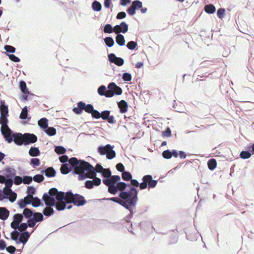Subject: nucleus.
Returning a JSON list of instances; mask_svg holds the SVG:
<instances>
[{"instance_id":"1","label":"nucleus","mask_w":254,"mask_h":254,"mask_svg":"<svg viewBox=\"0 0 254 254\" xmlns=\"http://www.w3.org/2000/svg\"><path fill=\"white\" fill-rule=\"evenodd\" d=\"M69 162L74 169L76 174L79 175L80 180H83L86 178L96 177L97 173H102L104 169L101 164H97L94 167L89 163L82 160H78L75 157L70 158Z\"/></svg>"},{"instance_id":"2","label":"nucleus","mask_w":254,"mask_h":254,"mask_svg":"<svg viewBox=\"0 0 254 254\" xmlns=\"http://www.w3.org/2000/svg\"><path fill=\"white\" fill-rule=\"evenodd\" d=\"M64 198L65 193L63 191H59L55 188L50 189L48 194L45 193L42 197L46 206L56 205V209L59 211L64 210L66 207Z\"/></svg>"},{"instance_id":"3","label":"nucleus","mask_w":254,"mask_h":254,"mask_svg":"<svg viewBox=\"0 0 254 254\" xmlns=\"http://www.w3.org/2000/svg\"><path fill=\"white\" fill-rule=\"evenodd\" d=\"M138 191L134 188L131 187L129 190L121 191L119 196L121 198V205L128 210L131 214L132 210L135 208L138 200Z\"/></svg>"},{"instance_id":"4","label":"nucleus","mask_w":254,"mask_h":254,"mask_svg":"<svg viewBox=\"0 0 254 254\" xmlns=\"http://www.w3.org/2000/svg\"><path fill=\"white\" fill-rule=\"evenodd\" d=\"M64 201L66 203H73L77 206H83L86 203L84 197L80 194H74L70 191H67L65 193Z\"/></svg>"},{"instance_id":"5","label":"nucleus","mask_w":254,"mask_h":254,"mask_svg":"<svg viewBox=\"0 0 254 254\" xmlns=\"http://www.w3.org/2000/svg\"><path fill=\"white\" fill-rule=\"evenodd\" d=\"M6 116H1L0 117V124L1 125V132L5 139L8 142L12 141V131L7 126L8 120Z\"/></svg>"},{"instance_id":"6","label":"nucleus","mask_w":254,"mask_h":254,"mask_svg":"<svg viewBox=\"0 0 254 254\" xmlns=\"http://www.w3.org/2000/svg\"><path fill=\"white\" fill-rule=\"evenodd\" d=\"M114 146L110 144H107L105 146H99L98 147L97 151L101 155H106V158L111 160L115 157L116 152L113 150Z\"/></svg>"},{"instance_id":"7","label":"nucleus","mask_w":254,"mask_h":254,"mask_svg":"<svg viewBox=\"0 0 254 254\" xmlns=\"http://www.w3.org/2000/svg\"><path fill=\"white\" fill-rule=\"evenodd\" d=\"M107 97L110 98L114 95H120L122 94L123 91L121 87L117 86L114 82H111L108 85Z\"/></svg>"},{"instance_id":"8","label":"nucleus","mask_w":254,"mask_h":254,"mask_svg":"<svg viewBox=\"0 0 254 254\" xmlns=\"http://www.w3.org/2000/svg\"><path fill=\"white\" fill-rule=\"evenodd\" d=\"M142 6V3L138 0H135L132 2L131 5L127 9V12L130 15H133L135 14V10L141 8Z\"/></svg>"},{"instance_id":"9","label":"nucleus","mask_w":254,"mask_h":254,"mask_svg":"<svg viewBox=\"0 0 254 254\" xmlns=\"http://www.w3.org/2000/svg\"><path fill=\"white\" fill-rule=\"evenodd\" d=\"M93 180H87L85 183V187L88 189H91L94 186H98L101 183V180L97 177L89 178Z\"/></svg>"},{"instance_id":"10","label":"nucleus","mask_w":254,"mask_h":254,"mask_svg":"<svg viewBox=\"0 0 254 254\" xmlns=\"http://www.w3.org/2000/svg\"><path fill=\"white\" fill-rule=\"evenodd\" d=\"M109 61L118 66H122L124 64V60L122 58L116 57L115 54L111 53L108 56Z\"/></svg>"},{"instance_id":"11","label":"nucleus","mask_w":254,"mask_h":254,"mask_svg":"<svg viewBox=\"0 0 254 254\" xmlns=\"http://www.w3.org/2000/svg\"><path fill=\"white\" fill-rule=\"evenodd\" d=\"M142 181L144 182H146L147 184V186L149 188H155L157 184V181L152 179V176L150 175H145L142 178Z\"/></svg>"},{"instance_id":"12","label":"nucleus","mask_w":254,"mask_h":254,"mask_svg":"<svg viewBox=\"0 0 254 254\" xmlns=\"http://www.w3.org/2000/svg\"><path fill=\"white\" fill-rule=\"evenodd\" d=\"M128 25L125 22H122L120 25H116L114 26V32L125 33L128 31Z\"/></svg>"},{"instance_id":"13","label":"nucleus","mask_w":254,"mask_h":254,"mask_svg":"<svg viewBox=\"0 0 254 254\" xmlns=\"http://www.w3.org/2000/svg\"><path fill=\"white\" fill-rule=\"evenodd\" d=\"M3 193L6 196V198H8L9 200L13 202L16 199L17 194L13 191L11 189H3Z\"/></svg>"},{"instance_id":"14","label":"nucleus","mask_w":254,"mask_h":254,"mask_svg":"<svg viewBox=\"0 0 254 254\" xmlns=\"http://www.w3.org/2000/svg\"><path fill=\"white\" fill-rule=\"evenodd\" d=\"M12 141L13 140L16 144L21 145L23 144H25L24 135H22L21 133H18L12 134Z\"/></svg>"},{"instance_id":"15","label":"nucleus","mask_w":254,"mask_h":254,"mask_svg":"<svg viewBox=\"0 0 254 254\" xmlns=\"http://www.w3.org/2000/svg\"><path fill=\"white\" fill-rule=\"evenodd\" d=\"M24 139L25 144L27 145L29 143H33L37 141V137L34 134L25 133L24 134Z\"/></svg>"},{"instance_id":"16","label":"nucleus","mask_w":254,"mask_h":254,"mask_svg":"<svg viewBox=\"0 0 254 254\" xmlns=\"http://www.w3.org/2000/svg\"><path fill=\"white\" fill-rule=\"evenodd\" d=\"M121 178L119 176L115 175L112 176L110 178H105L103 179V183L105 185H110V184H117V183L120 181Z\"/></svg>"},{"instance_id":"17","label":"nucleus","mask_w":254,"mask_h":254,"mask_svg":"<svg viewBox=\"0 0 254 254\" xmlns=\"http://www.w3.org/2000/svg\"><path fill=\"white\" fill-rule=\"evenodd\" d=\"M70 167H68L69 165L67 164H64L62 165V167H61V172L63 174H67L72 169L74 170V169L71 165V164L69 162ZM74 173H75V171H74Z\"/></svg>"},{"instance_id":"18","label":"nucleus","mask_w":254,"mask_h":254,"mask_svg":"<svg viewBox=\"0 0 254 254\" xmlns=\"http://www.w3.org/2000/svg\"><path fill=\"white\" fill-rule=\"evenodd\" d=\"M30 235V233L27 231L22 233L20 235L19 242L23 243L24 245L28 241Z\"/></svg>"},{"instance_id":"19","label":"nucleus","mask_w":254,"mask_h":254,"mask_svg":"<svg viewBox=\"0 0 254 254\" xmlns=\"http://www.w3.org/2000/svg\"><path fill=\"white\" fill-rule=\"evenodd\" d=\"M9 211L5 207H0V219L6 220L9 216Z\"/></svg>"},{"instance_id":"20","label":"nucleus","mask_w":254,"mask_h":254,"mask_svg":"<svg viewBox=\"0 0 254 254\" xmlns=\"http://www.w3.org/2000/svg\"><path fill=\"white\" fill-rule=\"evenodd\" d=\"M84 107V105L83 104V102L80 101L77 103V107L74 108L72 111L75 114L80 115L82 113Z\"/></svg>"},{"instance_id":"21","label":"nucleus","mask_w":254,"mask_h":254,"mask_svg":"<svg viewBox=\"0 0 254 254\" xmlns=\"http://www.w3.org/2000/svg\"><path fill=\"white\" fill-rule=\"evenodd\" d=\"M118 106L122 113H125L127 111V104L125 100H122L118 103Z\"/></svg>"},{"instance_id":"22","label":"nucleus","mask_w":254,"mask_h":254,"mask_svg":"<svg viewBox=\"0 0 254 254\" xmlns=\"http://www.w3.org/2000/svg\"><path fill=\"white\" fill-rule=\"evenodd\" d=\"M116 42L120 46H123L125 45V39L124 36L120 33H117Z\"/></svg>"},{"instance_id":"23","label":"nucleus","mask_w":254,"mask_h":254,"mask_svg":"<svg viewBox=\"0 0 254 254\" xmlns=\"http://www.w3.org/2000/svg\"><path fill=\"white\" fill-rule=\"evenodd\" d=\"M0 112L1 116H7L8 112V107L4 105V103L3 101L0 102Z\"/></svg>"},{"instance_id":"24","label":"nucleus","mask_w":254,"mask_h":254,"mask_svg":"<svg viewBox=\"0 0 254 254\" xmlns=\"http://www.w3.org/2000/svg\"><path fill=\"white\" fill-rule=\"evenodd\" d=\"M38 124L41 128L45 130L48 127V120L45 118H42L38 121Z\"/></svg>"},{"instance_id":"25","label":"nucleus","mask_w":254,"mask_h":254,"mask_svg":"<svg viewBox=\"0 0 254 254\" xmlns=\"http://www.w3.org/2000/svg\"><path fill=\"white\" fill-rule=\"evenodd\" d=\"M42 173H45V175L47 177H53L55 176L56 171L53 167H49L46 170L42 171Z\"/></svg>"},{"instance_id":"26","label":"nucleus","mask_w":254,"mask_h":254,"mask_svg":"<svg viewBox=\"0 0 254 254\" xmlns=\"http://www.w3.org/2000/svg\"><path fill=\"white\" fill-rule=\"evenodd\" d=\"M52 206H47L46 207H45L43 210V214L49 217L51 215H53L54 212V210L53 208L51 207Z\"/></svg>"},{"instance_id":"27","label":"nucleus","mask_w":254,"mask_h":254,"mask_svg":"<svg viewBox=\"0 0 254 254\" xmlns=\"http://www.w3.org/2000/svg\"><path fill=\"white\" fill-rule=\"evenodd\" d=\"M5 171L6 173V177L7 178L12 179L16 174L15 170L10 167L6 168Z\"/></svg>"},{"instance_id":"28","label":"nucleus","mask_w":254,"mask_h":254,"mask_svg":"<svg viewBox=\"0 0 254 254\" xmlns=\"http://www.w3.org/2000/svg\"><path fill=\"white\" fill-rule=\"evenodd\" d=\"M40 153L39 149L37 147H31L29 150V154L31 156L36 157Z\"/></svg>"},{"instance_id":"29","label":"nucleus","mask_w":254,"mask_h":254,"mask_svg":"<svg viewBox=\"0 0 254 254\" xmlns=\"http://www.w3.org/2000/svg\"><path fill=\"white\" fill-rule=\"evenodd\" d=\"M44 132L48 135L52 136L56 134L57 130L54 127H48L44 130Z\"/></svg>"},{"instance_id":"30","label":"nucleus","mask_w":254,"mask_h":254,"mask_svg":"<svg viewBox=\"0 0 254 254\" xmlns=\"http://www.w3.org/2000/svg\"><path fill=\"white\" fill-rule=\"evenodd\" d=\"M108 187V191L113 194H116L118 191V188L116 184L106 185Z\"/></svg>"},{"instance_id":"31","label":"nucleus","mask_w":254,"mask_h":254,"mask_svg":"<svg viewBox=\"0 0 254 254\" xmlns=\"http://www.w3.org/2000/svg\"><path fill=\"white\" fill-rule=\"evenodd\" d=\"M204 10L206 12L210 14L213 13L215 10V7L211 4L206 5L204 7Z\"/></svg>"},{"instance_id":"32","label":"nucleus","mask_w":254,"mask_h":254,"mask_svg":"<svg viewBox=\"0 0 254 254\" xmlns=\"http://www.w3.org/2000/svg\"><path fill=\"white\" fill-rule=\"evenodd\" d=\"M107 91L105 85H101L98 88V93L100 96H105L107 97Z\"/></svg>"},{"instance_id":"33","label":"nucleus","mask_w":254,"mask_h":254,"mask_svg":"<svg viewBox=\"0 0 254 254\" xmlns=\"http://www.w3.org/2000/svg\"><path fill=\"white\" fill-rule=\"evenodd\" d=\"M92 8L94 11H99L102 8V5L99 1L95 0L92 3Z\"/></svg>"},{"instance_id":"34","label":"nucleus","mask_w":254,"mask_h":254,"mask_svg":"<svg viewBox=\"0 0 254 254\" xmlns=\"http://www.w3.org/2000/svg\"><path fill=\"white\" fill-rule=\"evenodd\" d=\"M33 219L36 222H42L44 219V216L42 213L40 212H35L33 214Z\"/></svg>"},{"instance_id":"35","label":"nucleus","mask_w":254,"mask_h":254,"mask_svg":"<svg viewBox=\"0 0 254 254\" xmlns=\"http://www.w3.org/2000/svg\"><path fill=\"white\" fill-rule=\"evenodd\" d=\"M207 165L210 170H213L216 167L217 162L214 159H211L208 160Z\"/></svg>"},{"instance_id":"36","label":"nucleus","mask_w":254,"mask_h":254,"mask_svg":"<svg viewBox=\"0 0 254 254\" xmlns=\"http://www.w3.org/2000/svg\"><path fill=\"white\" fill-rule=\"evenodd\" d=\"M19 86L22 93L24 94L29 93V91L27 88L26 83L23 81H20L19 82Z\"/></svg>"},{"instance_id":"37","label":"nucleus","mask_w":254,"mask_h":254,"mask_svg":"<svg viewBox=\"0 0 254 254\" xmlns=\"http://www.w3.org/2000/svg\"><path fill=\"white\" fill-rule=\"evenodd\" d=\"M104 42L108 47H112L114 46L115 42L113 39L111 37H107L104 39Z\"/></svg>"},{"instance_id":"38","label":"nucleus","mask_w":254,"mask_h":254,"mask_svg":"<svg viewBox=\"0 0 254 254\" xmlns=\"http://www.w3.org/2000/svg\"><path fill=\"white\" fill-rule=\"evenodd\" d=\"M30 200H31L32 205L34 207H37L41 204V200L37 197H33Z\"/></svg>"},{"instance_id":"39","label":"nucleus","mask_w":254,"mask_h":254,"mask_svg":"<svg viewBox=\"0 0 254 254\" xmlns=\"http://www.w3.org/2000/svg\"><path fill=\"white\" fill-rule=\"evenodd\" d=\"M23 218V217L22 214L19 213L16 214L13 216V222H15V223L19 225L20 223V222L22 221Z\"/></svg>"},{"instance_id":"40","label":"nucleus","mask_w":254,"mask_h":254,"mask_svg":"<svg viewBox=\"0 0 254 254\" xmlns=\"http://www.w3.org/2000/svg\"><path fill=\"white\" fill-rule=\"evenodd\" d=\"M31 203V200L25 201L24 199H21L18 202V204L21 208H24L27 204Z\"/></svg>"},{"instance_id":"41","label":"nucleus","mask_w":254,"mask_h":254,"mask_svg":"<svg viewBox=\"0 0 254 254\" xmlns=\"http://www.w3.org/2000/svg\"><path fill=\"white\" fill-rule=\"evenodd\" d=\"M23 215L27 218L30 219L33 215L34 213L29 208H25L23 212Z\"/></svg>"},{"instance_id":"42","label":"nucleus","mask_w":254,"mask_h":254,"mask_svg":"<svg viewBox=\"0 0 254 254\" xmlns=\"http://www.w3.org/2000/svg\"><path fill=\"white\" fill-rule=\"evenodd\" d=\"M104 32L105 33H111L114 32V27L113 28L111 24H107L104 26Z\"/></svg>"},{"instance_id":"43","label":"nucleus","mask_w":254,"mask_h":254,"mask_svg":"<svg viewBox=\"0 0 254 254\" xmlns=\"http://www.w3.org/2000/svg\"><path fill=\"white\" fill-rule=\"evenodd\" d=\"M83 104L84 105L83 110H84L86 112L91 114L93 112V111H94V109L93 105H92L91 104L86 105L85 103L84 102Z\"/></svg>"},{"instance_id":"44","label":"nucleus","mask_w":254,"mask_h":254,"mask_svg":"<svg viewBox=\"0 0 254 254\" xmlns=\"http://www.w3.org/2000/svg\"><path fill=\"white\" fill-rule=\"evenodd\" d=\"M27 115H28L27 107L26 106H25L22 110V111L21 112L19 117L21 119L25 120V119H27Z\"/></svg>"},{"instance_id":"45","label":"nucleus","mask_w":254,"mask_h":254,"mask_svg":"<svg viewBox=\"0 0 254 254\" xmlns=\"http://www.w3.org/2000/svg\"><path fill=\"white\" fill-rule=\"evenodd\" d=\"M55 151L58 154H63L65 153V152L66 151V149L63 146H58L55 147Z\"/></svg>"},{"instance_id":"46","label":"nucleus","mask_w":254,"mask_h":254,"mask_svg":"<svg viewBox=\"0 0 254 254\" xmlns=\"http://www.w3.org/2000/svg\"><path fill=\"white\" fill-rule=\"evenodd\" d=\"M101 174L102 176L106 178H110L112 175L111 171L109 169H104Z\"/></svg>"},{"instance_id":"47","label":"nucleus","mask_w":254,"mask_h":254,"mask_svg":"<svg viewBox=\"0 0 254 254\" xmlns=\"http://www.w3.org/2000/svg\"><path fill=\"white\" fill-rule=\"evenodd\" d=\"M122 177L125 181H129L132 178L131 174L128 172H124L122 173Z\"/></svg>"},{"instance_id":"48","label":"nucleus","mask_w":254,"mask_h":254,"mask_svg":"<svg viewBox=\"0 0 254 254\" xmlns=\"http://www.w3.org/2000/svg\"><path fill=\"white\" fill-rule=\"evenodd\" d=\"M251 156V154L250 152L247 151H243L241 152L240 156L242 159H248Z\"/></svg>"},{"instance_id":"49","label":"nucleus","mask_w":254,"mask_h":254,"mask_svg":"<svg viewBox=\"0 0 254 254\" xmlns=\"http://www.w3.org/2000/svg\"><path fill=\"white\" fill-rule=\"evenodd\" d=\"M116 185L118 188V190H120L121 191H123L127 186V184L122 182H118Z\"/></svg>"},{"instance_id":"50","label":"nucleus","mask_w":254,"mask_h":254,"mask_svg":"<svg viewBox=\"0 0 254 254\" xmlns=\"http://www.w3.org/2000/svg\"><path fill=\"white\" fill-rule=\"evenodd\" d=\"M44 176L43 175H40V174L36 175L33 178V180L35 182L39 183L42 182L44 180Z\"/></svg>"},{"instance_id":"51","label":"nucleus","mask_w":254,"mask_h":254,"mask_svg":"<svg viewBox=\"0 0 254 254\" xmlns=\"http://www.w3.org/2000/svg\"><path fill=\"white\" fill-rule=\"evenodd\" d=\"M137 45V44L136 42L131 41L127 43V47L128 49L132 50L136 47Z\"/></svg>"},{"instance_id":"52","label":"nucleus","mask_w":254,"mask_h":254,"mask_svg":"<svg viewBox=\"0 0 254 254\" xmlns=\"http://www.w3.org/2000/svg\"><path fill=\"white\" fill-rule=\"evenodd\" d=\"M4 184L6 187L4 189H11V187L12 186L13 182L12 179L7 178Z\"/></svg>"},{"instance_id":"53","label":"nucleus","mask_w":254,"mask_h":254,"mask_svg":"<svg viewBox=\"0 0 254 254\" xmlns=\"http://www.w3.org/2000/svg\"><path fill=\"white\" fill-rule=\"evenodd\" d=\"M110 112L108 110H106L101 113V118L104 120H106L109 118L110 116Z\"/></svg>"},{"instance_id":"54","label":"nucleus","mask_w":254,"mask_h":254,"mask_svg":"<svg viewBox=\"0 0 254 254\" xmlns=\"http://www.w3.org/2000/svg\"><path fill=\"white\" fill-rule=\"evenodd\" d=\"M162 156L164 158L168 159L172 157V154H171V151L169 150H166L163 152Z\"/></svg>"},{"instance_id":"55","label":"nucleus","mask_w":254,"mask_h":254,"mask_svg":"<svg viewBox=\"0 0 254 254\" xmlns=\"http://www.w3.org/2000/svg\"><path fill=\"white\" fill-rule=\"evenodd\" d=\"M4 49L8 53H13L15 52V48L10 45L4 46Z\"/></svg>"},{"instance_id":"56","label":"nucleus","mask_w":254,"mask_h":254,"mask_svg":"<svg viewBox=\"0 0 254 254\" xmlns=\"http://www.w3.org/2000/svg\"><path fill=\"white\" fill-rule=\"evenodd\" d=\"M23 178L20 176H15L14 178V183L16 185H19L23 183Z\"/></svg>"},{"instance_id":"57","label":"nucleus","mask_w":254,"mask_h":254,"mask_svg":"<svg viewBox=\"0 0 254 254\" xmlns=\"http://www.w3.org/2000/svg\"><path fill=\"white\" fill-rule=\"evenodd\" d=\"M122 78L125 81H130L131 80V75L129 73L125 72L123 73Z\"/></svg>"},{"instance_id":"58","label":"nucleus","mask_w":254,"mask_h":254,"mask_svg":"<svg viewBox=\"0 0 254 254\" xmlns=\"http://www.w3.org/2000/svg\"><path fill=\"white\" fill-rule=\"evenodd\" d=\"M19 236V233L17 231H13L11 233V238L12 240L16 241Z\"/></svg>"},{"instance_id":"59","label":"nucleus","mask_w":254,"mask_h":254,"mask_svg":"<svg viewBox=\"0 0 254 254\" xmlns=\"http://www.w3.org/2000/svg\"><path fill=\"white\" fill-rule=\"evenodd\" d=\"M23 180V183L24 184H30L33 180V178L30 176H24Z\"/></svg>"},{"instance_id":"60","label":"nucleus","mask_w":254,"mask_h":254,"mask_svg":"<svg viewBox=\"0 0 254 254\" xmlns=\"http://www.w3.org/2000/svg\"><path fill=\"white\" fill-rule=\"evenodd\" d=\"M225 10L224 8H220L217 10V16L219 18L222 19L225 14Z\"/></svg>"},{"instance_id":"61","label":"nucleus","mask_w":254,"mask_h":254,"mask_svg":"<svg viewBox=\"0 0 254 254\" xmlns=\"http://www.w3.org/2000/svg\"><path fill=\"white\" fill-rule=\"evenodd\" d=\"M93 118L96 119H99L101 118V113L96 110L94 109V111L91 113Z\"/></svg>"},{"instance_id":"62","label":"nucleus","mask_w":254,"mask_h":254,"mask_svg":"<svg viewBox=\"0 0 254 254\" xmlns=\"http://www.w3.org/2000/svg\"><path fill=\"white\" fill-rule=\"evenodd\" d=\"M9 59L15 63L20 62V59L13 54L8 55Z\"/></svg>"},{"instance_id":"63","label":"nucleus","mask_w":254,"mask_h":254,"mask_svg":"<svg viewBox=\"0 0 254 254\" xmlns=\"http://www.w3.org/2000/svg\"><path fill=\"white\" fill-rule=\"evenodd\" d=\"M31 164L34 166H39L40 165V160L38 158H32L31 159Z\"/></svg>"},{"instance_id":"64","label":"nucleus","mask_w":254,"mask_h":254,"mask_svg":"<svg viewBox=\"0 0 254 254\" xmlns=\"http://www.w3.org/2000/svg\"><path fill=\"white\" fill-rule=\"evenodd\" d=\"M27 223V225L29 227H33L35 225L36 222L33 218H30L28 220Z\"/></svg>"}]
</instances>
